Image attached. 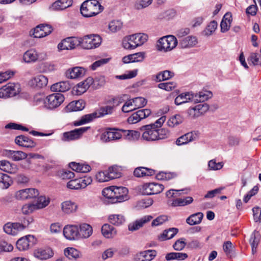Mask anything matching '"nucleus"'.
I'll list each match as a JSON object with an SVG mask.
<instances>
[{"label": "nucleus", "mask_w": 261, "mask_h": 261, "mask_svg": "<svg viewBox=\"0 0 261 261\" xmlns=\"http://www.w3.org/2000/svg\"><path fill=\"white\" fill-rule=\"evenodd\" d=\"M140 129L142 132V138L148 142L165 139L170 135L167 129L155 128L154 124L143 125L140 127Z\"/></svg>", "instance_id": "obj_1"}, {"label": "nucleus", "mask_w": 261, "mask_h": 261, "mask_svg": "<svg viewBox=\"0 0 261 261\" xmlns=\"http://www.w3.org/2000/svg\"><path fill=\"white\" fill-rule=\"evenodd\" d=\"M128 192L125 187L111 186L105 188L102 191V194L106 198L111 199L112 203H116L128 199Z\"/></svg>", "instance_id": "obj_2"}, {"label": "nucleus", "mask_w": 261, "mask_h": 261, "mask_svg": "<svg viewBox=\"0 0 261 261\" xmlns=\"http://www.w3.org/2000/svg\"><path fill=\"white\" fill-rule=\"evenodd\" d=\"M103 7L97 0H87L81 6V12L85 17H90L100 13Z\"/></svg>", "instance_id": "obj_3"}, {"label": "nucleus", "mask_w": 261, "mask_h": 261, "mask_svg": "<svg viewBox=\"0 0 261 261\" xmlns=\"http://www.w3.org/2000/svg\"><path fill=\"white\" fill-rule=\"evenodd\" d=\"M178 41L173 35H168L161 38L157 42L158 50L168 52L172 50L177 45Z\"/></svg>", "instance_id": "obj_4"}, {"label": "nucleus", "mask_w": 261, "mask_h": 261, "mask_svg": "<svg viewBox=\"0 0 261 261\" xmlns=\"http://www.w3.org/2000/svg\"><path fill=\"white\" fill-rule=\"evenodd\" d=\"M80 44L82 48L91 49L98 47L101 43V38L96 34H91L79 37Z\"/></svg>", "instance_id": "obj_5"}, {"label": "nucleus", "mask_w": 261, "mask_h": 261, "mask_svg": "<svg viewBox=\"0 0 261 261\" xmlns=\"http://www.w3.org/2000/svg\"><path fill=\"white\" fill-rule=\"evenodd\" d=\"M47 59L46 53L39 51L35 48H31L26 51L23 56V60L26 63H35L42 61Z\"/></svg>", "instance_id": "obj_6"}, {"label": "nucleus", "mask_w": 261, "mask_h": 261, "mask_svg": "<svg viewBox=\"0 0 261 261\" xmlns=\"http://www.w3.org/2000/svg\"><path fill=\"white\" fill-rule=\"evenodd\" d=\"M18 83H9L0 88V98L6 99L18 95L20 92Z\"/></svg>", "instance_id": "obj_7"}, {"label": "nucleus", "mask_w": 261, "mask_h": 261, "mask_svg": "<svg viewBox=\"0 0 261 261\" xmlns=\"http://www.w3.org/2000/svg\"><path fill=\"white\" fill-rule=\"evenodd\" d=\"M64 95L61 93H53L47 96L44 100V106L53 110L59 107L64 101Z\"/></svg>", "instance_id": "obj_8"}, {"label": "nucleus", "mask_w": 261, "mask_h": 261, "mask_svg": "<svg viewBox=\"0 0 261 261\" xmlns=\"http://www.w3.org/2000/svg\"><path fill=\"white\" fill-rule=\"evenodd\" d=\"M92 182L91 177L85 176L83 178L70 180L67 184V187L72 190H79L86 188Z\"/></svg>", "instance_id": "obj_9"}, {"label": "nucleus", "mask_w": 261, "mask_h": 261, "mask_svg": "<svg viewBox=\"0 0 261 261\" xmlns=\"http://www.w3.org/2000/svg\"><path fill=\"white\" fill-rule=\"evenodd\" d=\"M90 127H82L74 130L65 132L63 134L61 140L64 142H69L79 139Z\"/></svg>", "instance_id": "obj_10"}, {"label": "nucleus", "mask_w": 261, "mask_h": 261, "mask_svg": "<svg viewBox=\"0 0 261 261\" xmlns=\"http://www.w3.org/2000/svg\"><path fill=\"white\" fill-rule=\"evenodd\" d=\"M37 240L32 235H28L19 239L16 243V247L20 251L28 250L36 243Z\"/></svg>", "instance_id": "obj_11"}, {"label": "nucleus", "mask_w": 261, "mask_h": 261, "mask_svg": "<svg viewBox=\"0 0 261 261\" xmlns=\"http://www.w3.org/2000/svg\"><path fill=\"white\" fill-rule=\"evenodd\" d=\"M79 37H67L63 39L58 45L59 50H71L80 45Z\"/></svg>", "instance_id": "obj_12"}, {"label": "nucleus", "mask_w": 261, "mask_h": 261, "mask_svg": "<svg viewBox=\"0 0 261 261\" xmlns=\"http://www.w3.org/2000/svg\"><path fill=\"white\" fill-rule=\"evenodd\" d=\"M122 130L109 128L105 130L100 136V140L103 142L117 140L121 138Z\"/></svg>", "instance_id": "obj_13"}, {"label": "nucleus", "mask_w": 261, "mask_h": 261, "mask_svg": "<svg viewBox=\"0 0 261 261\" xmlns=\"http://www.w3.org/2000/svg\"><path fill=\"white\" fill-rule=\"evenodd\" d=\"M209 109L207 103H200L188 110V114L192 118H196L204 115Z\"/></svg>", "instance_id": "obj_14"}, {"label": "nucleus", "mask_w": 261, "mask_h": 261, "mask_svg": "<svg viewBox=\"0 0 261 261\" xmlns=\"http://www.w3.org/2000/svg\"><path fill=\"white\" fill-rule=\"evenodd\" d=\"M39 194V191L37 189L28 188L17 191L15 194V197L17 200H25L35 198Z\"/></svg>", "instance_id": "obj_15"}, {"label": "nucleus", "mask_w": 261, "mask_h": 261, "mask_svg": "<svg viewBox=\"0 0 261 261\" xmlns=\"http://www.w3.org/2000/svg\"><path fill=\"white\" fill-rule=\"evenodd\" d=\"M64 237L69 240H74L80 237L79 228L77 225H67L63 229Z\"/></svg>", "instance_id": "obj_16"}, {"label": "nucleus", "mask_w": 261, "mask_h": 261, "mask_svg": "<svg viewBox=\"0 0 261 261\" xmlns=\"http://www.w3.org/2000/svg\"><path fill=\"white\" fill-rule=\"evenodd\" d=\"M150 114L151 111L150 109H145L140 110L130 116L127 119V122L129 124L136 123L141 120L149 116Z\"/></svg>", "instance_id": "obj_17"}, {"label": "nucleus", "mask_w": 261, "mask_h": 261, "mask_svg": "<svg viewBox=\"0 0 261 261\" xmlns=\"http://www.w3.org/2000/svg\"><path fill=\"white\" fill-rule=\"evenodd\" d=\"M143 189V194L153 195L162 192L164 189V186L162 184L152 182L145 184Z\"/></svg>", "instance_id": "obj_18"}, {"label": "nucleus", "mask_w": 261, "mask_h": 261, "mask_svg": "<svg viewBox=\"0 0 261 261\" xmlns=\"http://www.w3.org/2000/svg\"><path fill=\"white\" fill-rule=\"evenodd\" d=\"M53 31L51 27L48 24H41L34 30L32 36L34 38H42L49 35Z\"/></svg>", "instance_id": "obj_19"}, {"label": "nucleus", "mask_w": 261, "mask_h": 261, "mask_svg": "<svg viewBox=\"0 0 261 261\" xmlns=\"http://www.w3.org/2000/svg\"><path fill=\"white\" fill-rule=\"evenodd\" d=\"M48 83L47 77L42 74L37 75L33 77L30 81V85L35 88L40 89L46 87Z\"/></svg>", "instance_id": "obj_20"}, {"label": "nucleus", "mask_w": 261, "mask_h": 261, "mask_svg": "<svg viewBox=\"0 0 261 261\" xmlns=\"http://www.w3.org/2000/svg\"><path fill=\"white\" fill-rule=\"evenodd\" d=\"M152 218L153 217L150 215L144 216L130 223L128 226V229L131 231L138 230L139 228L143 227L145 223L149 222Z\"/></svg>", "instance_id": "obj_21"}, {"label": "nucleus", "mask_w": 261, "mask_h": 261, "mask_svg": "<svg viewBox=\"0 0 261 261\" xmlns=\"http://www.w3.org/2000/svg\"><path fill=\"white\" fill-rule=\"evenodd\" d=\"M54 253L49 248H39L34 251V256L40 260L47 259L53 256Z\"/></svg>", "instance_id": "obj_22"}, {"label": "nucleus", "mask_w": 261, "mask_h": 261, "mask_svg": "<svg viewBox=\"0 0 261 261\" xmlns=\"http://www.w3.org/2000/svg\"><path fill=\"white\" fill-rule=\"evenodd\" d=\"M15 142L19 146L26 148H33L36 146V143L31 138L24 135L17 136Z\"/></svg>", "instance_id": "obj_23"}, {"label": "nucleus", "mask_w": 261, "mask_h": 261, "mask_svg": "<svg viewBox=\"0 0 261 261\" xmlns=\"http://www.w3.org/2000/svg\"><path fill=\"white\" fill-rule=\"evenodd\" d=\"M3 154L4 156L14 161H20L27 157V153L21 151L5 150L3 151Z\"/></svg>", "instance_id": "obj_24"}, {"label": "nucleus", "mask_w": 261, "mask_h": 261, "mask_svg": "<svg viewBox=\"0 0 261 261\" xmlns=\"http://www.w3.org/2000/svg\"><path fill=\"white\" fill-rule=\"evenodd\" d=\"M198 40L196 37L188 36L179 40V46L182 48H189L196 45Z\"/></svg>", "instance_id": "obj_25"}, {"label": "nucleus", "mask_w": 261, "mask_h": 261, "mask_svg": "<svg viewBox=\"0 0 261 261\" xmlns=\"http://www.w3.org/2000/svg\"><path fill=\"white\" fill-rule=\"evenodd\" d=\"M193 102H203L212 96V93L207 90H202L197 93H193Z\"/></svg>", "instance_id": "obj_26"}, {"label": "nucleus", "mask_w": 261, "mask_h": 261, "mask_svg": "<svg viewBox=\"0 0 261 261\" xmlns=\"http://www.w3.org/2000/svg\"><path fill=\"white\" fill-rule=\"evenodd\" d=\"M85 70L84 68L80 67H74L69 68L66 72V76L68 79H74L84 75Z\"/></svg>", "instance_id": "obj_27"}, {"label": "nucleus", "mask_w": 261, "mask_h": 261, "mask_svg": "<svg viewBox=\"0 0 261 261\" xmlns=\"http://www.w3.org/2000/svg\"><path fill=\"white\" fill-rule=\"evenodd\" d=\"M156 252L154 250H147L141 252L137 255L136 261H151L156 256Z\"/></svg>", "instance_id": "obj_28"}, {"label": "nucleus", "mask_w": 261, "mask_h": 261, "mask_svg": "<svg viewBox=\"0 0 261 261\" xmlns=\"http://www.w3.org/2000/svg\"><path fill=\"white\" fill-rule=\"evenodd\" d=\"M72 0H58L54 3L50 9L55 11L64 10L72 5Z\"/></svg>", "instance_id": "obj_29"}, {"label": "nucleus", "mask_w": 261, "mask_h": 261, "mask_svg": "<svg viewBox=\"0 0 261 261\" xmlns=\"http://www.w3.org/2000/svg\"><path fill=\"white\" fill-rule=\"evenodd\" d=\"M192 92L182 93L175 99L174 102L176 105H180L188 102H193Z\"/></svg>", "instance_id": "obj_30"}, {"label": "nucleus", "mask_w": 261, "mask_h": 261, "mask_svg": "<svg viewBox=\"0 0 261 261\" xmlns=\"http://www.w3.org/2000/svg\"><path fill=\"white\" fill-rule=\"evenodd\" d=\"M70 89V85L68 82L63 81L55 83L51 85L50 89L53 92H64Z\"/></svg>", "instance_id": "obj_31"}, {"label": "nucleus", "mask_w": 261, "mask_h": 261, "mask_svg": "<svg viewBox=\"0 0 261 261\" xmlns=\"http://www.w3.org/2000/svg\"><path fill=\"white\" fill-rule=\"evenodd\" d=\"M69 167L77 172L87 173L89 172L91 168L88 164L71 162L69 164Z\"/></svg>", "instance_id": "obj_32"}, {"label": "nucleus", "mask_w": 261, "mask_h": 261, "mask_svg": "<svg viewBox=\"0 0 261 261\" xmlns=\"http://www.w3.org/2000/svg\"><path fill=\"white\" fill-rule=\"evenodd\" d=\"M85 103L82 100L73 101L70 102L66 107L67 112L78 111L83 110Z\"/></svg>", "instance_id": "obj_33"}, {"label": "nucleus", "mask_w": 261, "mask_h": 261, "mask_svg": "<svg viewBox=\"0 0 261 261\" xmlns=\"http://www.w3.org/2000/svg\"><path fill=\"white\" fill-rule=\"evenodd\" d=\"M101 233L105 238L110 239L116 236L117 231L113 226L105 224L101 227Z\"/></svg>", "instance_id": "obj_34"}, {"label": "nucleus", "mask_w": 261, "mask_h": 261, "mask_svg": "<svg viewBox=\"0 0 261 261\" xmlns=\"http://www.w3.org/2000/svg\"><path fill=\"white\" fill-rule=\"evenodd\" d=\"M92 83V79L88 78L86 80L79 83L76 86V94L81 95L84 93L89 88L90 85Z\"/></svg>", "instance_id": "obj_35"}, {"label": "nucleus", "mask_w": 261, "mask_h": 261, "mask_svg": "<svg viewBox=\"0 0 261 261\" xmlns=\"http://www.w3.org/2000/svg\"><path fill=\"white\" fill-rule=\"evenodd\" d=\"M61 208L64 213L69 214L76 211L77 205L71 201H66L62 203Z\"/></svg>", "instance_id": "obj_36"}, {"label": "nucleus", "mask_w": 261, "mask_h": 261, "mask_svg": "<svg viewBox=\"0 0 261 261\" xmlns=\"http://www.w3.org/2000/svg\"><path fill=\"white\" fill-rule=\"evenodd\" d=\"M203 217V213L198 212L191 215L186 219V222L190 225H195L200 224Z\"/></svg>", "instance_id": "obj_37"}, {"label": "nucleus", "mask_w": 261, "mask_h": 261, "mask_svg": "<svg viewBox=\"0 0 261 261\" xmlns=\"http://www.w3.org/2000/svg\"><path fill=\"white\" fill-rule=\"evenodd\" d=\"M178 231V229L174 227L165 230L163 233L158 237L159 240L163 241L172 239L177 234Z\"/></svg>", "instance_id": "obj_38"}, {"label": "nucleus", "mask_w": 261, "mask_h": 261, "mask_svg": "<svg viewBox=\"0 0 261 261\" xmlns=\"http://www.w3.org/2000/svg\"><path fill=\"white\" fill-rule=\"evenodd\" d=\"M131 36L136 48L143 44L148 38V35L144 33H137Z\"/></svg>", "instance_id": "obj_39"}, {"label": "nucleus", "mask_w": 261, "mask_h": 261, "mask_svg": "<svg viewBox=\"0 0 261 261\" xmlns=\"http://www.w3.org/2000/svg\"><path fill=\"white\" fill-rule=\"evenodd\" d=\"M95 112L85 115L82 116L80 120L74 122V125L75 126L81 125L92 121L94 119L97 118Z\"/></svg>", "instance_id": "obj_40"}, {"label": "nucleus", "mask_w": 261, "mask_h": 261, "mask_svg": "<svg viewBox=\"0 0 261 261\" xmlns=\"http://www.w3.org/2000/svg\"><path fill=\"white\" fill-rule=\"evenodd\" d=\"M260 236L258 231H254L251 234L249 242L252 248V252L254 254L260 241Z\"/></svg>", "instance_id": "obj_41"}, {"label": "nucleus", "mask_w": 261, "mask_h": 261, "mask_svg": "<svg viewBox=\"0 0 261 261\" xmlns=\"http://www.w3.org/2000/svg\"><path fill=\"white\" fill-rule=\"evenodd\" d=\"M194 140V135L192 133H188L177 139L176 144L178 146L183 145Z\"/></svg>", "instance_id": "obj_42"}, {"label": "nucleus", "mask_w": 261, "mask_h": 261, "mask_svg": "<svg viewBox=\"0 0 261 261\" xmlns=\"http://www.w3.org/2000/svg\"><path fill=\"white\" fill-rule=\"evenodd\" d=\"M231 21L232 19L230 14H225L220 24L221 31L222 32H226L229 29Z\"/></svg>", "instance_id": "obj_43"}, {"label": "nucleus", "mask_w": 261, "mask_h": 261, "mask_svg": "<svg viewBox=\"0 0 261 261\" xmlns=\"http://www.w3.org/2000/svg\"><path fill=\"white\" fill-rule=\"evenodd\" d=\"M80 234L84 238H88L92 234L93 229L92 227L87 224L83 223L80 226Z\"/></svg>", "instance_id": "obj_44"}, {"label": "nucleus", "mask_w": 261, "mask_h": 261, "mask_svg": "<svg viewBox=\"0 0 261 261\" xmlns=\"http://www.w3.org/2000/svg\"><path fill=\"white\" fill-rule=\"evenodd\" d=\"M184 118L180 115L176 114L170 117L167 124L169 127H174L181 124Z\"/></svg>", "instance_id": "obj_45"}, {"label": "nucleus", "mask_w": 261, "mask_h": 261, "mask_svg": "<svg viewBox=\"0 0 261 261\" xmlns=\"http://www.w3.org/2000/svg\"><path fill=\"white\" fill-rule=\"evenodd\" d=\"M12 183L13 181L8 175L0 172V186L3 189H8Z\"/></svg>", "instance_id": "obj_46"}, {"label": "nucleus", "mask_w": 261, "mask_h": 261, "mask_svg": "<svg viewBox=\"0 0 261 261\" xmlns=\"http://www.w3.org/2000/svg\"><path fill=\"white\" fill-rule=\"evenodd\" d=\"M223 250L228 258H231L235 256L234 247L230 241H227L224 243Z\"/></svg>", "instance_id": "obj_47"}, {"label": "nucleus", "mask_w": 261, "mask_h": 261, "mask_svg": "<svg viewBox=\"0 0 261 261\" xmlns=\"http://www.w3.org/2000/svg\"><path fill=\"white\" fill-rule=\"evenodd\" d=\"M193 201L192 197H187L185 198H176L174 199L172 203L173 206H182L191 203Z\"/></svg>", "instance_id": "obj_48"}, {"label": "nucleus", "mask_w": 261, "mask_h": 261, "mask_svg": "<svg viewBox=\"0 0 261 261\" xmlns=\"http://www.w3.org/2000/svg\"><path fill=\"white\" fill-rule=\"evenodd\" d=\"M126 139L129 141H135L138 140L140 136V134L139 132L134 130H122Z\"/></svg>", "instance_id": "obj_49"}, {"label": "nucleus", "mask_w": 261, "mask_h": 261, "mask_svg": "<svg viewBox=\"0 0 261 261\" xmlns=\"http://www.w3.org/2000/svg\"><path fill=\"white\" fill-rule=\"evenodd\" d=\"M110 223L116 226H119L125 222V218L122 215L113 214L109 217Z\"/></svg>", "instance_id": "obj_50"}, {"label": "nucleus", "mask_w": 261, "mask_h": 261, "mask_svg": "<svg viewBox=\"0 0 261 261\" xmlns=\"http://www.w3.org/2000/svg\"><path fill=\"white\" fill-rule=\"evenodd\" d=\"M65 255L69 259H77L80 257V251L75 248L70 247L64 250Z\"/></svg>", "instance_id": "obj_51"}, {"label": "nucleus", "mask_w": 261, "mask_h": 261, "mask_svg": "<svg viewBox=\"0 0 261 261\" xmlns=\"http://www.w3.org/2000/svg\"><path fill=\"white\" fill-rule=\"evenodd\" d=\"M111 179L119 178L121 176V169L117 166H113L107 170Z\"/></svg>", "instance_id": "obj_52"}, {"label": "nucleus", "mask_w": 261, "mask_h": 261, "mask_svg": "<svg viewBox=\"0 0 261 261\" xmlns=\"http://www.w3.org/2000/svg\"><path fill=\"white\" fill-rule=\"evenodd\" d=\"M114 106H107L100 108L98 110L95 111L97 118L103 117L106 115H110L113 113Z\"/></svg>", "instance_id": "obj_53"}, {"label": "nucleus", "mask_w": 261, "mask_h": 261, "mask_svg": "<svg viewBox=\"0 0 261 261\" xmlns=\"http://www.w3.org/2000/svg\"><path fill=\"white\" fill-rule=\"evenodd\" d=\"M49 203V199L44 196H40L37 198V201L34 203L37 210L46 207Z\"/></svg>", "instance_id": "obj_54"}, {"label": "nucleus", "mask_w": 261, "mask_h": 261, "mask_svg": "<svg viewBox=\"0 0 261 261\" xmlns=\"http://www.w3.org/2000/svg\"><path fill=\"white\" fill-rule=\"evenodd\" d=\"M122 45V46L126 49H134L136 48L134 40L132 39L131 35L126 36L123 38Z\"/></svg>", "instance_id": "obj_55"}, {"label": "nucleus", "mask_w": 261, "mask_h": 261, "mask_svg": "<svg viewBox=\"0 0 261 261\" xmlns=\"http://www.w3.org/2000/svg\"><path fill=\"white\" fill-rule=\"evenodd\" d=\"M173 72L169 70H165L159 72L156 75V80L159 82L168 80L173 76Z\"/></svg>", "instance_id": "obj_56"}, {"label": "nucleus", "mask_w": 261, "mask_h": 261, "mask_svg": "<svg viewBox=\"0 0 261 261\" xmlns=\"http://www.w3.org/2000/svg\"><path fill=\"white\" fill-rule=\"evenodd\" d=\"M217 22L215 21H212L203 31V33L204 36H209L215 31L217 28Z\"/></svg>", "instance_id": "obj_57"}, {"label": "nucleus", "mask_w": 261, "mask_h": 261, "mask_svg": "<svg viewBox=\"0 0 261 261\" xmlns=\"http://www.w3.org/2000/svg\"><path fill=\"white\" fill-rule=\"evenodd\" d=\"M107 170L100 171L95 175V178L99 182L108 181L111 179Z\"/></svg>", "instance_id": "obj_58"}, {"label": "nucleus", "mask_w": 261, "mask_h": 261, "mask_svg": "<svg viewBox=\"0 0 261 261\" xmlns=\"http://www.w3.org/2000/svg\"><path fill=\"white\" fill-rule=\"evenodd\" d=\"M133 102L136 109H139L144 107L147 104V100L142 97H137L133 99Z\"/></svg>", "instance_id": "obj_59"}, {"label": "nucleus", "mask_w": 261, "mask_h": 261, "mask_svg": "<svg viewBox=\"0 0 261 261\" xmlns=\"http://www.w3.org/2000/svg\"><path fill=\"white\" fill-rule=\"evenodd\" d=\"M39 69L41 72L46 73L53 71L55 66L50 63L43 62L39 65Z\"/></svg>", "instance_id": "obj_60"}, {"label": "nucleus", "mask_w": 261, "mask_h": 261, "mask_svg": "<svg viewBox=\"0 0 261 261\" xmlns=\"http://www.w3.org/2000/svg\"><path fill=\"white\" fill-rule=\"evenodd\" d=\"M137 69L128 71L123 74L120 75H116V78L121 80L132 79L135 77L137 75Z\"/></svg>", "instance_id": "obj_61"}, {"label": "nucleus", "mask_w": 261, "mask_h": 261, "mask_svg": "<svg viewBox=\"0 0 261 261\" xmlns=\"http://www.w3.org/2000/svg\"><path fill=\"white\" fill-rule=\"evenodd\" d=\"M122 26V23L119 20L112 21L109 25L110 30L113 33L120 30Z\"/></svg>", "instance_id": "obj_62"}, {"label": "nucleus", "mask_w": 261, "mask_h": 261, "mask_svg": "<svg viewBox=\"0 0 261 261\" xmlns=\"http://www.w3.org/2000/svg\"><path fill=\"white\" fill-rule=\"evenodd\" d=\"M34 203H28L23 205L21 208L22 213L24 215H28L37 210Z\"/></svg>", "instance_id": "obj_63"}, {"label": "nucleus", "mask_w": 261, "mask_h": 261, "mask_svg": "<svg viewBox=\"0 0 261 261\" xmlns=\"http://www.w3.org/2000/svg\"><path fill=\"white\" fill-rule=\"evenodd\" d=\"M158 87L161 89L167 91H170L176 87V83L174 82L162 83L158 85Z\"/></svg>", "instance_id": "obj_64"}]
</instances>
